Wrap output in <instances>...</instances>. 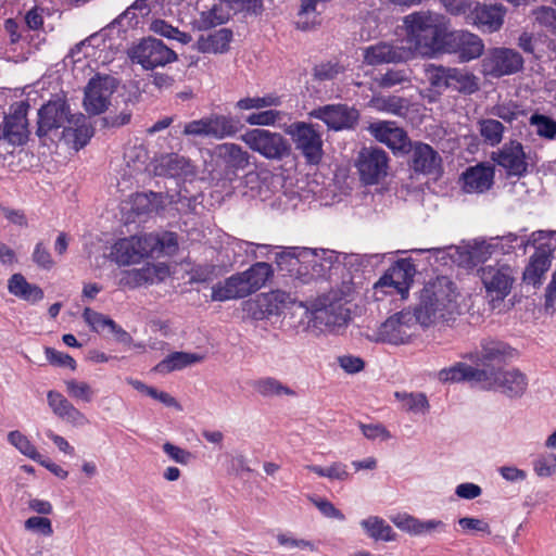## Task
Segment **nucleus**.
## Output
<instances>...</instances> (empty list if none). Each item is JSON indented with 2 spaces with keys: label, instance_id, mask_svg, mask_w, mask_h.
Here are the masks:
<instances>
[{
  "label": "nucleus",
  "instance_id": "1",
  "mask_svg": "<svg viewBox=\"0 0 556 556\" xmlns=\"http://www.w3.org/2000/svg\"><path fill=\"white\" fill-rule=\"evenodd\" d=\"M405 46L417 55L434 58L440 53L445 35L450 28L448 20L442 14L419 11L406 15L403 20Z\"/></svg>",
  "mask_w": 556,
  "mask_h": 556
},
{
  "label": "nucleus",
  "instance_id": "2",
  "mask_svg": "<svg viewBox=\"0 0 556 556\" xmlns=\"http://www.w3.org/2000/svg\"><path fill=\"white\" fill-rule=\"evenodd\" d=\"M458 299L459 292L450 278L441 276L430 280L422 288L415 308L419 324L430 327L454 320L459 314Z\"/></svg>",
  "mask_w": 556,
  "mask_h": 556
},
{
  "label": "nucleus",
  "instance_id": "3",
  "mask_svg": "<svg viewBox=\"0 0 556 556\" xmlns=\"http://www.w3.org/2000/svg\"><path fill=\"white\" fill-rule=\"evenodd\" d=\"M271 256L279 271L285 273L300 283L298 271L302 269L303 262L313 257V253L306 250L305 247L283 248L245 241V260H269Z\"/></svg>",
  "mask_w": 556,
  "mask_h": 556
},
{
  "label": "nucleus",
  "instance_id": "4",
  "mask_svg": "<svg viewBox=\"0 0 556 556\" xmlns=\"http://www.w3.org/2000/svg\"><path fill=\"white\" fill-rule=\"evenodd\" d=\"M420 327L416 312L402 311L391 315L375 332V340L392 345L410 344L418 336Z\"/></svg>",
  "mask_w": 556,
  "mask_h": 556
},
{
  "label": "nucleus",
  "instance_id": "5",
  "mask_svg": "<svg viewBox=\"0 0 556 556\" xmlns=\"http://www.w3.org/2000/svg\"><path fill=\"white\" fill-rule=\"evenodd\" d=\"M498 247L493 239L485 241H473L466 247H448L444 249H432L435 261L442 265L455 264L462 267H473L486 262Z\"/></svg>",
  "mask_w": 556,
  "mask_h": 556
},
{
  "label": "nucleus",
  "instance_id": "6",
  "mask_svg": "<svg viewBox=\"0 0 556 556\" xmlns=\"http://www.w3.org/2000/svg\"><path fill=\"white\" fill-rule=\"evenodd\" d=\"M298 309L309 323H314V327L324 326L329 331H338L349 320V311L340 301H332L329 296H320L309 306L300 302Z\"/></svg>",
  "mask_w": 556,
  "mask_h": 556
},
{
  "label": "nucleus",
  "instance_id": "7",
  "mask_svg": "<svg viewBox=\"0 0 556 556\" xmlns=\"http://www.w3.org/2000/svg\"><path fill=\"white\" fill-rule=\"evenodd\" d=\"M306 250L313 253V257L309 261L303 262L302 269L298 271L301 285H307L319 278H325L341 265L351 264L356 260V255H348L328 249L306 248Z\"/></svg>",
  "mask_w": 556,
  "mask_h": 556
},
{
  "label": "nucleus",
  "instance_id": "8",
  "mask_svg": "<svg viewBox=\"0 0 556 556\" xmlns=\"http://www.w3.org/2000/svg\"><path fill=\"white\" fill-rule=\"evenodd\" d=\"M129 56L134 63L140 64L144 70H154L177 60L176 52L154 37L141 39L131 48Z\"/></svg>",
  "mask_w": 556,
  "mask_h": 556
},
{
  "label": "nucleus",
  "instance_id": "9",
  "mask_svg": "<svg viewBox=\"0 0 556 556\" xmlns=\"http://www.w3.org/2000/svg\"><path fill=\"white\" fill-rule=\"evenodd\" d=\"M286 134L289 135L301 152L306 163L317 165L324 156L321 134L312 124L296 122L288 126Z\"/></svg>",
  "mask_w": 556,
  "mask_h": 556
},
{
  "label": "nucleus",
  "instance_id": "10",
  "mask_svg": "<svg viewBox=\"0 0 556 556\" xmlns=\"http://www.w3.org/2000/svg\"><path fill=\"white\" fill-rule=\"evenodd\" d=\"M29 108L27 101H18L10 106L0 124V140L11 146H23L27 142L30 134L27 118Z\"/></svg>",
  "mask_w": 556,
  "mask_h": 556
},
{
  "label": "nucleus",
  "instance_id": "11",
  "mask_svg": "<svg viewBox=\"0 0 556 556\" xmlns=\"http://www.w3.org/2000/svg\"><path fill=\"white\" fill-rule=\"evenodd\" d=\"M479 274L486 295L492 302L503 301L510 293L515 275L509 265H486L479 269Z\"/></svg>",
  "mask_w": 556,
  "mask_h": 556
},
{
  "label": "nucleus",
  "instance_id": "12",
  "mask_svg": "<svg viewBox=\"0 0 556 556\" xmlns=\"http://www.w3.org/2000/svg\"><path fill=\"white\" fill-rule=\"evenodd\" d=\"M355 165L364 184L376 185L388 176L389 157L381 149L364 148L359 151Z\"/></svg>",
  "mask_w": 556,
  "mask_h": 556
},
{
  "label": "nucleus",
  "instance_id": "13",
  "mask_svg": "<svg viewBox=\"0 0 556 556\" xmlns=\"http://www.w3.org/2000/svg\"><path fill=\"white\" fill-rule=\"evenodd\" d=\"M117 81L109 75L92 77L85 88L84 108L91 115L103 113L111 104Z\"/></svg>",
  "mask_w": 556,
  "mask_h": 556
},
{
  "label": "nucleus",
  "instance_id": "14",
  "mask_svg": "<svg viewBox=\"0 0 556 556\" xmlns=\"http://www.w3.org/2000/svg\"><path fill=\"white\" fill-rule=\"evenodd\" d=\"M484 50L481 38L467 30L446 31L440 53L457 54L459 60L468 62L479 58Z\"/></svg>",
  "mask_w": 556,
  "mask_h": 556
},
{
  "label": "nucleus",
  "instance_id": "15",
  "mask_svg": "<svg viewBox=\"0 0 556 556\" xmlns=\"http://www.w3.org/2000/svg\"><path fill=\"white\" fill-rule=\"evenodd\" d=\"M73 115L65 99L60 97L51 99L38 110L36 135L42 138L52 130L59 128L65 130Z\"/></svg>",
  "mask_w": 556,
  "mask_h": 556
},
{
  "label": "nucleus",
  "instance_id": "16",
  "mask_svg": "<svg viewBox=\"0 0 556 556\" xmlns=\"http://www.w3.org/2000/svg\"><path fill=\"white\" fill-rule=\"evenodd\" d=\"M413 59L412 50L401 43L378 41L363 49L364 63L370 66H377L389 63H402Z\"/></svg>",
  "mask_w": 556,
  "mask_h": 556
},
{
  "label": "nucleus",
  "instance_id": "17",
  "mask_svg": "<svg viewBox=\"0 0 556 556\" xmlns=\"http://www.w3.org/2000/svg\"><path fill=\"white\" fill-rule=\"evenodd\" d=\"M245 144L268 159H281L290 151L282 135L260 128L245 132Z\"/></svg>",
  "mask_w": 556,
  "mask_h": 556
},
{
  "label": "nucleus",
  "instance_id": "18",
  "mask_svg": "<svg viewBox=\"0 0 556 556\" xmlns=\"http://www.w3.org/2000/svg\"><path fill=\"white\" fill-rule=\"evenodd\" d=\"M521 55L511 49L495 48L482 60V72L484 75L501 77L511 75L522 68Z\"/></svg>",
  "mask_w": 556,
  "mask_h": 556
},
{
  "label": "nucleus",
  "instance_id": "19",
  "mask_svg": "<svg viewBox=\"0 0 556 556\" xmlns=\"http://www.w3.org/2000/svg\"><path fill=\"white\" fill-rule=\"evenodd\" d=\"M147 241L146 233L122 238L112 245L110 258L123 266L139 263L144 257L151 256Z\"/></svg>",
  "mask_w": 556,
  "mask_h": 556
},
{
  "label": "nucleus",
  "instance_id": "20",
  "mask_svg": "<svg viewBox=\"0 0 556 556\" xmlns=\"http://www.w3.org/2000/svg\"><path fill=\"white\" fill-rule=\"evenodd\" d=\"M482 386L489 389H495L508 397H520L527 390L528 379L523 372L518 369H507L497 372L486 371V377Z\"/></svg>",
  "mask_w": 556,
  "mask_h": 556
},
{
  "label": "nucleus",
  "instance_id": "21",
  "mask_svg": "<svg viewBox=\"0 0 556 556\" xmlns=\"http://www.w3.org/2000/svg\"><path fill=\"white\" fill-rule=\"evenodd\" d=\"M370 135L379 142L386 144L394 153H407L412 142L406 131L395 122L379 121L368 127Z\"/></svg>",
  "mask_w": 556,
  "mask_h": 556
},
{
  "label": "nucleus",
  "instance_id": "22",
  "mask_svg": "<svg viewBox=\"0 0 556 556\" xmlns=\"http://www.w3.org/2000/svg\"><path fill=\"white\" fill-rule=\"evenodd\" d=\"M309 116L323 121L330 129L341 130L353 127L359 114L354 108L330 104L313 110Z\"/></svg>",
  "mask_w": 556,
  "mask_h": 556
},
{
  "label": "nucleus",
  "instance_id": "23",
  "mask_svg": "<svg viewBox=\"0 0 556 556\" xmlns=\"http://www.w3.org/2000/svg\"><path fill=\"white\" fill-rule=\"evenodd\" d=\"M154 174L162 177L188 179L195 176V169L185 156L170 153L157 160L154 165Z\"/></svg>",
  "mask_w": 556,
  "mask_h": 556
},
{
  "label": "nucleus",
  "instance_id": "24",
  "mask_svg": "<svg viewBox=\"0 0 556 556\" xmlns=\"http://www.w3.org/2000/svg\"><path fill=\"white\" fill-rule=\"evenodd\" d=\"M47 401L53 414L62 420L74 426H85L88 424L87 417L62 393L51 390L47 393Z\"/></svg>",
  "mask_w": 556,
  "mask_h": 556
},
{
  "label": "nucleus",
  "instance_id": "25",
  "mask_svg": "<svg viewBox=\"0 0 556 556\" xmlns=\"http://www.w3.org/2000/svg\"><path fill=\"white\" fill-rule=\"evenodd\" d=\"M92 136L93 128L87 123V118L83 113L74 114L65 130H62L64 142L72 144L76 151L84 148Z\"/></svg>",
  "mask_w": 556,
  "mask_h": 556
},
{
  "label": "nucleus",
  "instance_id": "26",
  "mask_svg": "<svg viewBox=\"0 0 556 556\" xmlns=\"http://www.w3.org/2000/svg\"><path fill=\"white\" fill-rule=\"evenodd\" d=\"M493 160L510 175H521L527 168L522 146L517 141L505 144L497 153H494Z\"/></svg>",
  "mask_w": 556,
  "mask_h": 556
},
{
  "label": "nucleus",
  "instance_id": "27",
  "mask_svg": "<svg viewBox=\"0 0 556 556\" xmlns=\"http://www.w3.org/2000/svg\"><path fill=\"white\" fill-rule=\"evenodd\" d=\"M494 169L491 165L478 164L463 174V189L468 193H482L491 188Z\"/></svg>",
  "mask_w": 556,
  "mask_h": 556
},
{
  "label": "nucleus",
  "instance_id": "28",
  "mask_svg": "<svg viewBox=\"0 0 556 556\" xmlns=\"http://www.w3.org/2000/svg\"><path fill=\"white\" fill-rule=\"evenodd\" d=\"M410 275L401 264L392 266L375 285L376 292L399 293L403 298L409 288Z\"/></svg>",
  "mask_w": 556,
  "mask_h": 556
},
{
  "label": "nucleus",
  "instance_id": "29",
  "mask_svg": "<svg viewBox=\"0 0 556 556\" xmlns=\"http://www.w3.org/2000/svg\"><path fill=\"white\" fill-rule=\"evenodd\" d=\"M506 9L502 4H478L472 12L473 23L485 31H497L503 23Z\"/></svg>",
  "mask_w": 556,
  "mask_h": 556
},
{
  "label": "nucleus",
  "instance_id": "30",
  "mask_svg": "<svg viewBox=\"0 0 556 556\" xmlns=\"http://www.w3.org/2000/svg\"><path fill=\"white\" fill-rule=\"evenodd\" d=\"M486 377V370L475 368L466 363H456L451 367L438 371L437 378L441 382L475 381L482 384Z\"/></svg>",
  "mask_w": 556,
  "mask_h": 556
},
{
  "label": "nucleus",
  "instance_id": "31",
  "mask_svg": "<svg viewBox=\"0 0 556 556\" xmlns=\"http://www.w3.org/2000/svg\"><path fill=\"white\" fill-rule=\"evenodd\" d=\"M409 151H412V164L416 172L430 174L439 169L441 159L429 144L415 142Z\"/></svg>",
  "mask_w": 556,
  "mask_h": 556
},
{
  "label": "nucleus",
  "instance_id": "32",
  "mask_svg": "<svg viewBox=\"0 0 556 556\" xmlns=\"http://www.w3.org/2000/svg\"><path fill=\"white\" fill-rule=\"evenodd\" d=\"M232 39V31L220 28L207 35H201L195 43V49L201 53H224L228 50Z\"/></svg>",
  "mask_w": 556,
  "mask_h": 556
},
{
  "label": "nucleus",
  "instance_id": "33",
  "mask_svg": "<svg viewBox=\"0 0 556 556\" xmlns=\"http://www.w3.org/2000/svg\"><path fill=\"white\" fill-rule=\"evenodd\" d=\"M203 359L204 356L198 353L182 351L172 352L154 366L153 371L166 375L175 370H181L193 364L201 363Z\"/></svg>",
  "mask_w": 556,
  "mask_h": 556
},
{
  "label": "nucleus",
  "instance_id": "34",
  "mask_svg": "<svg viewBox=\"0 0 556 556\" xmlns=\"http://www.w3.org/2000/svg\"><path fill=\"white\" fill-rule=\"evenodd\" d=\"M9 292L26 302L35 304L43 299L42 289L37 286L29 283L22 274H13L8 280Z\"/></svg>",
  "mask_w": 556,
  "mask_h": 556
},
{
  "label": "nucleus",
  "instance_id": "35",
  "mask_svg": "<svg viewBox=\"0 0 556 556\" xmlns=\"http://www.w3.org/2000/svg\"><path fill=\"white\" fill-rule=\"evenodd\" d=\"M359 526L374 541L394 542L397 540V533L379 516H368L359 521Z\"/></svg>",
  "mask_w": 556,
  "mask_h": 556
},
{
  "label": "nucleus",
  "instance_id": "36",
  "mask_svg": "<svg viewBox=\"0 0 556 556\" xmlns=\"http://www.w3.org/2000/svg\"><path fill=\"white\" fill-rule=\"evenodd\" d=\"M165 207V197L161 192L136 193L132 198L131 210L137 215L160 213Z\"/></svg>",
  "mask_w": 556,
  "mask_h": 556
},
{
  "label": "nucleus",
  "instance_id": "37",
  "mask_svg": "<svg viewBox=\"0 0 556 556\" xmlns=\"http://www.w3.org/2000/svg\"><path fill=\"white\" fill-rule=\"evenodd\" d=\"M243 296V273H237L212 289V300L227 301Z\"/></svg>",
  "mask_w": 556,
  "mask_h": 556
},
{
  "label": "nucleus",
  "instance_id": "38",
  "mask_svg": "<svg viewBox=\"0 0 556 556\" xmlns=\"http://www.w3.org/2000/svg\"><path fill=\"white\" fill-rule=\"evenodd\" d=\"M147 245L149 247L150 255L159 256L161 253L174 254L178 250L177 235L172 231H164L162 233H146Z\"/></svg>",
  "mask_w": 556,
  "mask_h": 556
},
{
  "label": "nucleus",
  "instance_id": "39",
  "mask_svg": "<svg viewBox=\"0 0 556 556\" xmlns=\"http://www.w3.org/2000/svg\"><path fill=\"white\" fill-rule=\"evenodd\" d=\"M274 270L270 264L264 261L256 262L245 270V291H256L264 287L273 277Z\"/></svg>",
  "mask_w": 556,
  "mask_h": 556
},
{
  "label": "nucleus",
  "instance_id": "40",
  "mask_svg": "<svg viewBox=\"0 0 556 556\" xmlns=\"http://www.w3.org/2000/svg\"><path fill=\"white\" fill-rule=\"evenodd\" d=\"M513 355V350L505 343L500 341H486L482 344V349L477 357L470 355L471 361H476L482 365L490 362L502 361Z\"/></svg>",
  "mask_w": 556,
  "mask_h": 556
},
{
  "label": "nucleus",
  "instance_id": "41",
  "mask_svg": "<svg viewBox=\"0 0 556 556\" xmlns=\"http://www.w3.org/2000/svg\"><path fill=\"white\" fill-rule=\"evenodd\" d=\"M207 137L223 139L233 135L238 130V123L224 115H212L206 117Z\"/></svg>",
  "mask_w": 556,
  "mask_h": 556
},
{
  "label": "nucleus",
  "instance_id": "42",
  "mask_svg": "<svg viewBox=\"0 0 556 556\" xmlns=\"http://www.w3.org/2000/svg\"><path fill=\"white\" fill-rule=\"evenodd\" d=\"M549 267L551 258H548V255H545L544 253H534L523 271V280L527 283L536 286L541 283L542 277Z\"/></svg>",
  "mask_w": 556,
  "mask_h": 556
},
{
  "label": "nucleus",
  "instance_id": "43",
  "mask_svg": "<svg viewBox=\"0 0 556 556\" xmlns=\"http://www.w3.org/2000/svg\"><path fill=\"white\" fill-rule=\"evenodd\" d=\"M448 89L471 94L479 89L478 78L466 70L451 68Z\"/></svg>",
  "mask_w": 556,
  "mask_h": 556
},
{
  "label": "nucleus",
  "instance_id": "44",
  "mask_svg": "<svg viewBox=\"0 0 556 556\" xmlns=\"http://www.w3.org/2000/svg\"><path fill=\"white\" fill-rule=\"evenodd\" d=\"M153 270L150 267L126 269L121 273L118 286L121 288L136 289L153 282Z\"/></svg>",
  "mask_w": 556,
  "mask_h": 556
},
{
  "label": "nucleus",
  "instance_id": "45",
  "mask_svg": "<svg viewBox=\"0 0 556 556\" xmlns=\"http://www.w3.org/2000/svg\"><path fill=\"white\" fill-rule=\"evenodd\" d=\"M369 106L379 112L401 116L406 111L407 103L397 96H378L369 101Z\"/></svg>",
  "mask_w": 556,
  "mask_h": 556
},
{
  "label": "nucleus",
  "instance_id": "46",
  "mask_svg": "<svg viewBox=\"0 0 556 556\" xmlns=\"http://www.w3.org/2000/svg\"><path fill=\"white\" fill-rule=\"evenodd\" d=\"M245 311H248L254 319H263L269 315L277 314L274 301L269 298V292L258 294L255 299L245 303Z\"/></svg>",
  "mask_w": 556,
  "mask_h": 556
},
{
  "label": "nucleus",
  "instance_id": "47",
  "mask_svg": "<svg viewBox=\"0 0 556 556\" xmlns=\"http://www.w3.org/2000/svg\"><path fill=\"white\" fill-rule=\"evenodd\" d=\"M527 243L535 248V253H544L549 258L552 252L556 249V231H534L529 236Z\"/></svg>",
  "mask_w": 556,
  "mask_h": 556
},
{
  "label": "nucleus",
  "instance_id": "48",
  "mask_svg": "<svg viewBox=\"0 0 556 556\" xmlns=\"http://www.w3.org/2000/svg\"><path fill=\"white\" fill-rule=\"evenodd\" d=\"M394 396L402 404V408L414 414H426L429 403L422 393L395 392Z\"/></svg>",
  "mask_w": 556,
  "mask_h": 556
},
{
  "label": "nucleus",
  "instance_id": "49",
  "mask_svg": "<svg viewBox=\"0 0 556 556\" xmlns=\"http://www.w3.org/2000/svg\"><path fill=\"white\" fill-rule=\"evenodd\" d=\"M532 469L535 476L542 479L556 476V454L552 452L538 454L532 462Z\"/></svg>",
  "mask_w": 556,
  "mask_h": 556
},
{
  "label": "nucleus",
  "instance_id": "50",
  "mask_svg": "<svg viewBox=\"0 0 556 556\" xmlns=\"http://www.w3.org/2000/svg\"><path fill=\"white\" fill-rule=\"evenodd\" d=\"M479 131L483 140L494 147L503 139L504 126L496 119L485 118L479 122Z\"/></svg>",
  "mask_w": 556,
  "mask_h": 556
},
{
  "label": "nucleus",
  "instance_id": "51",
  "mask_svg": "<svg viewBox=\"0 0 556 556\" xmlns=\"http://www.w3.org/2000/svg\"><path fill=\"white\" fill-rule=\"evenodd\" d=\"M227 21V16L223 14L219 5H213L207 11H202L199 17L194 20V26L200 30H207L217 25H222Z\"/></svg>",
  "mask_w": 556,
  "mask_h": 556
},
{
  "label": "nucleus",
  "instance_id": "52",
  "mask_svg": "<svg viewBox=\"0 0 556 556\" xmlns=\"http://www.w3.org/2000/svg\"><path fill=\"white\" fill-rule=\"evenodd\" d=\"M451 67L430 64L426 67V77L437 91H443L450 87Z\"/></svg>",
  "mask_w": 556,
  "mask_h": 556
},
{
  "label": "nucleus",
  "instance_id": "53",
  "mask_svg": "<svg viewBox=\"0 0 556 556\" xmlns=\"http://www.w3.org/2000/svg\"><path fill=\"white\" fill-rule=\"evenodd\" d=\"M151 29L162 37L175 39L184 45H187L192 40L190 34L180 31L177 27L172 26L163 20H155L152 22Z\"/></svg>",
  "mask_w": 556,
  "mask_h": 556
},
{
  "label": "nucleus",
  "instance_id": "54",
  "mask_svg": "<svg viewBox=\"0 0 556 556\" xmlns=\"http://www.w3.org/2000/svg\"><path fill=\"white\" fill-rule=\"evenodd\" d=\"M490 114L503 119L506 123L518 121L519 117L525 115V111L514 101H503L490 110Z\"/></svg>",
  "mask_w": 556,
  "mask_h": 556
},
{
  "label": "nucleus",
  "instance_id": "55",
  "mask_svg": "<svg viewBox=\"0 0 556 556\" xmlns=\"http://www.w3.org/2000/svg\"><path fill=\"white\" fill-rule=\"evenodd\" d=\"M255 390L264 396L293 395L294 392L289 387L282 384L274 378H264L254 383Z\"/></svg>",
  "mask_w": 556,
  "mask_h": 556
},
{
  "label": "nucleus",
  "instance_id": "56",
  "mask_svg": "<svg viewBox=\"0 0 556 556\" xmlns=\"http://www.w3.org/2000/svg\"><path fill=\"white\" fill-rule=\"evenodd\" d=\"M276 540L279 546L287 549H300L308 552H317L318 549L314 542L306 539L296 538L290 532H279L276 535Z\"/></svg>",
  "mask_w": 556,
  "mask_h": 556
},
{
  "label": "nucleus",
  "instance_id": "57",
  "mask_svg": "<svg viewBox=\"0 0 556 556\" xmlns=\"http://www.w3.org/2000/svg\"><path fill=\"white\" fill-rule=\"evenodd\" d=\"M529 123L535 128L538 136L547 140L556 138V121L553 118L535 113L531 115Z\"/></svg>",
  "mask_w": 556,
  "mask_h": 556
},
{
  "label": "nucleus",
  "instance_id": "58",
  "mask_svg": "<svg viewBox=\"0 0 556 556\" xmlns=\"http://www.w3.org/2000/svg\"><path fill=\"white\" fill-rule=\"evenodd\" d=\"M8 441L23 455L30 459H39V453L28 438L18 430L10 431Z\"/></svg>",
  "mask_w": 556,
  "mask_h": 556
},
{
  "label": "nucleus",
  "instance_id": "59",
  "mask_svg": "<svg viewBox=\"0 0 556 556\" xmlns=\"http://www.w3.org/2000/svg\"><path fill=\"white\" fill-rule=\"evenodd\" d=\"M391 522L402 532L410 536L417 535L419 518L408 513H397L390 517Z\"/></svg>",
  "mask_w": 556,
  "mask_h": 556
},
{
  "label": "nucleus",
  "instance_id": "60",
  "mask_svg": "<svg viewBox=\"0 0 556 556\" xmlns=\"http://www.w3.org/2000/svg\"><path fill=\"white\" fill-rule=\"evenodd\" d=\"M309 502L319 510L326 518L344 521V514L338 509L329 500L320 496H308Z\"/></svg>",
  "mask_w": 556,
  "mask_h": 556
},
{
  "label": "nucleus",
  "instance_id": "61",
  "mask_svg": "<svg viewBox=\"0 0 556 556\" xmlns=\"http://www.w3.org/2000/svg\"><path fill=\"white\" fill-rule=\"evenodd\" d=\"M408 80L409 72L407 70L395 68H390L383 75L376 78V83L380 88H391Z\"/></svg>",
  "mask_w": 556,
  "mask_h": 556
},
{
  "label": "nucleus",
  "instance_id": "62",
  "mask_svg": "<svg viewBox=\"0 0 556 556\" xmlns=\"http://www.w3.org/2000/svg\"><path fill=\"white\" fill-rule=\"evenodd\" d=\"M65 386L66 391L72 397L81 400L86 403L92 401L94 392L87 382H79L75 379H71L65 381Z\"/></svg>",
  "mask_w": 556,
  "mask_h": 556
},
{
  "label": "nucleus",
  "instance_id": "63",
  "mask_svg": "<svg viewBox=\"0 0 556 556\" xmlns=\"http://www.w3.org/2000/svg\"><path fill=\"white\" fill-rule=\"evenodd\" d=\"M362 434L370 441L384 442L392 438L390 431L381 424H363L358 425Z\"/></svg>",
  "mask_w": 556,
  "mask_h": 556
},
{
  "label": "nucleus",
  "instance_id": "64",
  "mask_svg": "<svg viewBox=\"0 0 556 556\" xmlns=\"http://www.w3.org/2000/svg\"><path fill=\"white\" fill-rule=\"evenodd\" d=\"M458 526L460 530L466 534L473 533H491L490 525L480 518L475 517H463L458 519Z\"/></svg>",
  "mask_w": 556,
  "mask_h": 556
}]
</instances>
